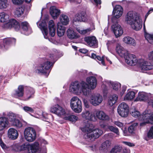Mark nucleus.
<instances>
[{
  "mask_svg": "<svg viewBox=\"0 0 153 153\" xmlns=\"http://www.w3.org/2000/svg\"><path fill=\"white\" fill-rule=\"evenodd\" d=\"M87 82L82 81L80 82H75L71 84L70 90L76 94L82 93L84 95L87 96L90 93L89 89H94L96 87L97 80L94 76H90L86 78Z\"/></svg>",
  "mask_w": 153,
  "mask_h": 153,
  "instance_id": "nucleus-1",
  "label": "nucleus"
},
{
  "mask_svg": "<svg viewBox=\"0 0 153 153\" xmlns=\"http://www.w3.org/2000/svg\"><path fill=\"white\" fill-rule=\"evenodd\" d=\"M125 21L126 24L136 30L142 27V20L140 15L135 12L129 11L125 16Z\"/></svg>",
  "mask_w": 153,
  "mask_h": 153,
  "instance_id": "nucleus-2",
  "label": "nucleus"
},
{
  "mask_svg": "<svg viewBox=\"0 0 153 153\" xmlns=\"http://www.w3.org/2000/svg\"><path fill=\"white\" fill-rule=\"evenodd\" d=\"M131 115L135 117H139V119L143 122L140 123V126H143L146 123H153V112L150 113V111H145L141 115L140 112L135 109L131 110Z\"/></svg>",
  "mask_w": 153,
  "mask_h": 153,
  "instance_id": "nucleus-3",
  "label": "nucleus"
},
{
  "mask_svg": "<svg viewBox=\"0 0 153 153\" xmlns=\"http://www.w3.org/2000/svg\"><path fill=\"white\" fill-rule=\"evenodd\" d=\"M13 149L15 151H23L27 149L28 153H36L39 149V143L35 142L31 144H23L21 145L15 144L13 146Z\"/></svg>",
  "mask_w": 153,
  "mask_h": 153,
  "instance_id": "nucleus-4",
  "label": "nucleus"
},
{
  "mask_svg": "<svg viewBox=\"0 0 153 153\" xmlns=\"http://www.w3.org/2000/svg\"><path fill=\"white\" fill-rule=\"evenodd\" d=\"M54 55H50V61H46L40 64L37 67L36 72L38 74H44L48 76L49 74L50 71L54 62H50L53 61Z\"/></svg>",
  "mask_w": 153,
  "mask_h": 153,
  "instance_id": "nucleus-5",
  "label": "nucleus"
},
{
  "mask_svg": "<svg viewBox=\"0 0 153 153\" xmlns=\"http://www.w3.org/2000/svg\"><path fill=\"white\" fill-rule=\"evenodd\" d=\"M70 106L72 109L76 113H79L82 110L81 101L77 97H74L71 99Z\"/></svg>",
  "mask_w": 153,
  "mask_h": 153,
  "instance_id": "nucleus-6",
  "label": "nucleus"
},
{
  "mask_svg": "<svg viewBox=\"0 0 153 153\" xmlns=\"http://www.w3.org/2000/svg\"><path fill=\"white\" fill-rule=\"evenodd\" d=\"M24 135L25 139L28 142H33L36 138V131L34 128L32 127H28L25 128Z\"/></svg>",
  "mask_w": 153,
  "mask_h": 153,
  "instance_id": "nucleus-7",
  "label": "nucleus"
},
{
  "mask_svg": "<svg viewBox=\"0 0 153 153\" xmlns=\"http://www.w3.org/2000/svg\"><path fill=\"white\" fill-rule=\"evenodd\" d=\"M103 133V131L99 128L93 129L91 132L85 134L84 137L88 141H94L95 139L98 138Z\"/></svg>",
  "mask_w": 153,
  "mask_h": 153,
  "instance_id": "nucleus-8",
  "label": "nucleus"
},
{
  "mask_svg": "<svg viewBox=\"0 0 153 153\" xmlns=\"http://www.w3.org/2000/svg\"><path fill=\"white\" fill-rule=\"evenodd\" d=\"M50 110L51 112L63 118L67 113L65 109L58 104L52 106Z\"/></svg>",
  "mask_w": 153,
  "mask_h": 153,
  "instance_id": "nucleus-9",
  "label": "nucleus"
},
{
  "mask_svg": "<svg viewBox=\"0 0 153 153\" xmlns=\"http://www.w3.org/2000/svg\"><path fill=\"white\" fill-rule=\"evenodd\" d=\"M117 112L120 116L124 117H127L129 112V108L128 105L124 102L120 104L117 108Z\"/></svg>",
  "mask_w": 153,
  "mask_h": 153,
  "instance_id": "nucleus-10",
  "label": "nucleus"
},
{
  "mask_svg": "<svg viewBox=\"0 0 153 153\" xmlns=\"http://www.w3.org/2000/svg\"><path fill=\"white\" fill-rule=\"evenodd\" d=\"M123 57L126 62L130 65L133 66L138 64V59H137L136 57L134 55L128 52Z\"/></svg>",
  "mask_w": 153,
  "mask_h": 153,
  "instance_id": "nucleus-11",
  "label": "nucleus"
},
{
  "mask_svg": "<svg viewBox=\"0 0 153 153\" xmlns=\"http://www.w3.org/2000/svg\"><path fill=\"white\" fill-rule=\"evenodd\" d=\"M123 9L122 7L119 5H117L114 8L113 12L114 16L112 18V22H117V19L120 17L122 15Z\"/></svg>",
  "mask_w": 153,
  "mask_h": 153,
  "instance_id": "nucleus-12",
  "label": "nucleus"
},
{
  "mask_svg": "<svg viewBox=\"0 0 153 153\" xmlns=\"http://www.w3.org/2000/svg\"><path fill=\"white\" fill-rule=\"evenodd\" d=\"M81 115L83 119L89 121L95 122L97 120L94 113L88 110L83 111Z\"/></svg>",
  "mask_w": 153,
  "mask_h": 153,
  "instance_id": "nucleus-13",
  "label": "nucleus"
},
{
  "mask_svg": "<svg viewBox=\"0 0 153 153\" xmlns=\"http://www.w3.org/2000/svg\"><path fill=\"white\" fill-rule=\"evenodd\" d=\"M103 98L100 94H97L91 96L90 99L91 103L93 105L97 106L100 105L102 101Z\"/></svg>",
  "mask_w": 153,
  "mask_h": 153,
  "instance_id": "nucleus-14",
  "label": "nucleus"
},
{
  "mask_svg": "<svg viewBox=\"0 0 153 153\" xmlns=\"http://www.w3.org/2000/svg\"><path fill=\"white\" fill-rule=\"evenodd\" d=\"M142 70H148L153 69V65L149 62L143 59H139L138 64Z\"/></svg>",
  "mask_w": 153,
  "mask_h": 153,
  "instance_id": "nucleus-15",
  "label": "nucleus"
},
{
  "mask_svg": "<svg viewBox=\"0 0 153 153\" xmlns=\"http://www.w3.org/2000/svg\"><path fill=\"white\" fill-rule=\"evenodd\" d=\"M84 41L88 46L93 48L97 47L98 42L96 37L94 36H87L84 39Z\"/></svg>",
  "mask_w": 153,
  "mask_h": 153,
  "instance_id": "nucleus-16",
  "label": "nucleus"
},
{
  "mask_svg": "<svg viewBox=\"0 0 153 153\" xmlns=\"http://www.w3.org/2000/svg\"><path fill=\"white\" fill-rule=\"evenodd\" d=\"M88 19V17L84 11L76 13L73 19V21L75 22H86Z\"/></svg>",
  "mask_w": 153,
  "mask_h": 153,
  "instance_id": "nucleus-17",
  "label": "nucleus"
},
{
  "mask_svg": "<svg viewBox=\"0 0 153 153\" xmlns=\"http://www.w3.org/2000/svg\"><path fill=\"white\" fill-rule=\"evenodd\" d=\"M111 29L116 37L120 36L123 33V30L117 22H114L112 25Z\"/></svg>",
  "mask_w": 153,
  "mask_h": 153,
  "instance_id": "nucleus-18",
  "label": "nucleus"
},
{
  "mask_svg": "<svg viewBox=\"0 0 153 153\" xmlns=\"http://www.w3.org/2000/svg\"><path fill=\"white\" fill-rule=\"evenodd\" d=\"M5 27L7 28H10L13 27L16 30H19L20 27L18 22L13 19L10 20L8 22L6 23L5 25Z\"/></svg>",
  "mask_w": 153,
  "mask_h": 153,
  "instance_id": "nucleus-19",
  "label": "nucleus"
},
{
  "mask_svg": "<svg viewBox=\"0 0 153 153\" xmlns=\"http://www.w3.org/2000/svg\"><path fill=\"white\" fill-rule=\"evenodd\" d=\"M95 115L97 118L102 120H108L109 119V116L102 111H97Z\"/></svg>",
  "mask_w": 153,
  "mask_h": 153,
  "instance_id": "nucleus-20",
  "label": "nucleus"
},
{
  "mask_svg": "<svg viewBox=\"0 0 153 153\" xmlns=\"http://www.w3.org/2000/svg\"><path fill=\"white\" fill-rule=\"evenodd\" d=\"M24 93V87L23 85H20L19 86L17 90L13 92L12 95L14 97L19 98L23 97Z\"/></svg>",
  "mask_w": 153,
  "mask_h": 153,
  "instance_id": "nucleus-21",
  "label": "nucleus"
},
{
  "mask_svg": "<svg viewBox=\"0 0 153 153\" xmlns=\"http://www.w3.org/2000/svg\"><path fill=\"white\" fill-rule=\"evenodd\" d=\"M7 135L8 137L11 140L16 139L19 136V133L17 130L13 128H10L8 130Z\"/></svg>",
  "mask_w": 153,
  "mask_h": 153,
  "instance_id": "nucleus-22",
  "label": "nucleus"
},
{
  "mask_svg": "<svg viewBox=\"0 0 153 153\" xmlns=\"http://www.w3.org/2000/svg\"><path fill=\"white\" fill-rule=\"evenodd\" d=\"M37 24L38 27L41 29L44 38L46 39H48V38L47 36L48 29L45 26V23L43 22H37Z\"/></svg>",
  "mask_w": 153,
  "mask_h": 153,
  "instance_id": "nucleus-23",
  "label": "nucleus"
},
{
  "mask_svg": "<svg viewBox=\"0 0 153 153\" xmlns=\"http://www.w3.org/2000/svg\"><path fill=\"white\" fill-rule=\"evenodd\" d=\"M22 29L26 35H28L32 33V30L29 24L27 22H22L21 23Z\"/></svg>",
  "mask_w": 153,
  "mask_h": 153,
  "instance_id": "nucleus-24",
  "label": "nucleus"
},
{
  "mask_svg": "<svg viewBox=\"0 0 153 153\" xmlns=\"http://www.w3.org/2000/svg\"><path fill=\"white\" fill-rule=\"evenodd\" d=\"M49 34L51 36L53 37L56 33V27L54 21L53 20H50L48 23Z\"/></svg>",
  "mask_w": 153,
  "mask_h": 153,
  "instance_id": "nucleus-25",
  "label": "nucleus"
},
{
  "mask_svg": "<svg viewBox=\"0 0 153 153\" xmlns=\"http://www.w3.org/2000/svg\"><path fill=\"white\" fill-rule=\"evenodd\" d=\"M50 12L51 15L54 19H56L60 13V10L57 9L56 7H51L50 8Z\"/></svg>",
  "mask_w": 153,
  "mask_h": 153,
  "instance_id": "nucleus-26",
  "label": "nucleus"
},
{
  "mask_svg": "<svg viewBox=\"0 0 153 153\" xmlns=\"http://www.w3.org/2000/svg\"><path fill=\"white\" fill-rule=\"evenodd\" d=\"M9 123V121L6 118L4 117H0V131L7 127Z\"/></svg>",
  "mask_w": 153,
  "mask_h": 153,
  "instance_id": "nucleus-27",
  "label": "nucleus"
},
{
  "mask_svg": "<svg viewBox=\"0 0 153 153\" xmlns=\"http://www.w3.org/2000/svg\"><path fill=\"white\" fill-rule=\"evenodd\" d=\"M116 50L117 53L121 57H123L128 52L126 50L119 44L117 45Z\"/></svg>",
  "mask_w": 153,
  "mask_h": 153,
  "instance_id": "nucleus-28",
  "label": "nucleus"
},
{
  "mask_svg": "<svg viewBox=\"0 0 153 153\" xmlns=\"http://www.w3.org/2000/svg\"><path fill=\"white\" fill-rule=\"evenodd\" d=\"M65 28L60 22L57 24V34L59 37L63 36L65 32Z\"/></svg>",
  "mask_w": 153,
  "mask_h": 153,
  "instance_id": "nucleus-29",
  "label": "nucleus"
},
{
  "mask_svg": "<svg viewBox=\"0 0 153 153\" xmlns=\"http://www.w3.org/2000/svg\"><path fill=\"white\" fill-rule=\"evenodd\" d=\"M94 126L92 124L87 123L84 126L80 127L82 131L84 132H91L94 128Z\"/></svg>",
  "mask_w": 153,
  "mask_h": 153,
  "instance_id": "nucleus-30",
  "label": "nucleus"
},
{
  "mask_svg": "<svg viewBox=\"0 0 153 153\" xmlns=\"http://www.w3.org/2000/svg\"><path fill=\"white\" fill-rule=\"evenodd\" d=\"M148 99V96L146 93L143 92H139L135 101H145Z\"/></svg>",
  "mask_w": 153,
  "mask_h": 153,
  "instance_id": "nucleus-31",
  "label": "nucleus"
},
{
  "mask_svg": "<svg viewBox=\"0 0 153 153\" xmlns=\"http://www.w3.org/2000/svg\"><path fill=\"white\" fill-rule=\"evenodd\" d=\"M123 41L125 43L131 45L135 46L136 45L135 40L133 38L129 36L124 37L123 38Z\"/></svg>",
  "mask_w": 153,
  "mask_h": 153,
  "instance_id": "nucleus-32",
  "label": "nucleus"
},
{
  "mask_svg": "<svg viewBox=\"0 0 153 153\" xmlns=\"http://www.w3.org/2000/svg\"><path fill=\"white\" fill-rule=\"evenodd\" d=\"M16 39L13 38H8L4 40V45L6 49L8 48L9 45L11 43H15Z\"/></svg>",
  "mask_w": 153,
  "mask_h": 153,
  "instance_id": "nucleus-33",
  "label": "nucleus"
},
{
  "mask_svg": "<svg viewBox=\"0 0 153 153\" xmlns=\"http://www.w3.org/2000/svg\"><path fill=\"white\" fill-rule=\"evenodd\" d=\"M34 91L32 88H29L27 91L25 96V100H27L33 97Z\"/></svg>",
  "mask_w": 153,
  "mask_h": 153,
  "instance_id": "nucleus-34",
  "label": "nucleus"
},
{
  "mask_svg": "<svg viewBox=\"0 0 153 153\" xmlns=\"http://www.w3.org/2000/svg\"><path fill=\"white\" fill-rule=\"evenodd\" d=\"M107 84L110 86H111L113 89L116 91L118 90L121 87V84L118 82L110 81H108Z\"/></svg>",
  "mask_w": 153,
  "mask_h": 153,
  "instance_id": "nucleus-35",
  "label": "nucleus"
},
{
  "mask_svg": "<svg viewBox=\"0 0 153 153\" xmlns=\"http://www.w3.org/2000/svg\"><path fill=\"white\" fill-rule=\"evenodd\" d=\"M67 36L70 39H76L78 37L76 33L70 28H69L67 30Z\"/></svg>",
  "mask_w": 153,
  "mask_h": 153,
  "instance_id": "nucleus-36",
  "label": "nucleus"
},
{
  "mask_svg": "<svg viewBox=\"0 0 153 153\" xmlns=\"http://www.w3.org/2000/svg\"><path fill=\"white\" fill-rule=\"evenodd\" d=\"M118 99V96L117 95L114 94L111 95L109 97L108 104L110 106H112L116 102Z\"/></svg>",
  "mask_w": 153,
  "mask_h": 153,
  "instance_id": "nucleus-37",
  "label": "nucleus"
},
{
  "mask_svg": "<svg viewBox=\"0 0 153 153\" xmlns=\"http://www.w3.org/2000/svg\"><path fill=\"white\" fill-rule=\"evenodd\" d=\"M78 117L74 115H70L67 113L64 117V119L65 120H68L72 122H75L78 119Z\"/></svg>",
  "mask_w": 153,
  "mask_h": 153,
  "instance_id": "nucleus-38",
  "label": "nucleus"
},
{
  "mask_svg": "<svg viewBox=\"0 0 153 153\" xmlns=\"http://www.w3.org/2000/svg\"><path fill=\"white\" fill-rule=\"evenodd\" d=\"M60 23L62 25H66L68 24L69 20L68 16L64 14L61 15L60 17Z\"/></svg>",
  "mask_w": 153,
  "mask_h": 153,
  "instance_id": "nucleus-39",
  "label": "nucleus"
},
{
  "mask_svg": "<svg viewBox=\"0 0 153 153\" xmlns=\"http://www.w3.org/2000/svg\"><path fill=\"white\" fill-rule=\"evenodd\" d=\"M135 93L133 91H129L125 96L124 100H131L135 97Z\"/></svg>",
  "mask_w": 153,
  "mask_h": 153,
  "instance_id": "nucleus-40",
  "label": "nucleus"
},
{
  "mask_svg": "<svg viewBox=\"0 0 153 153\" xmlns=\"http://www.w3.org/2000/svg\"><path fill=\"white\" fill-rule=\"evenodd\" d=\"M111 145V143L109 140H106L102 143L101 146V148L102 150H107Z\"/></svg>",
  "mask_w": 153,
  "mask_h": 153,
  "instance_id": "nucleus-41",
  "label": "nucleus"
},
{
  "mask_svg": "<svg viewBox=\"0 0 153 153\" xmlns=\"http://www.w3.org/2000/svg\"><path fill=\"white\" fill-rule=\"evenodd\" d=\"M9 16L4 12L0 13V22H4L8 19Z\"/></svg>",
  "mask_w": 153,
  "mask_h": 153,
  "instance_id": "nucleus-42",
  "label": "nucleus"
},
{
  "mask_svg": "<svg viewBox=\"0 0 153 153\" xmlns=\"http://www.w3.org/2000/svg\"><path fill=\"white\" fill-rule=\"evenodd\" d=\"M108 128L110 131L114 133L117 135L119 136L120 135L119 129L117 127L112 126H109L108 127Z\"/></svg>",
  "mask_w": 153,
  "mask_h": 153,
  "instance_id": "nucleus-43",
  "label": "nucleus"
},
{
  "mask_svg": "<svg viewBox=\"0 0 153 153\" xmlns=\"http://www.w3.org/2000/svg\"><path fill=\"white\" fill-rule=\"evenodd\" d=\"M8 118L12 123L16 119V115L13 113L9 112L7 114Z\"/></svg>",
  "mask_w": 153,
  "mask_h": 153,
  "instance_id": "nucleus-44",
  "label": "nucleus"
},
{
  "mask_svg": "<svg viewBox=\"0 0 153 153\" xmlns=\"http://www.w3.org/2000/svg\"><path fill=\"white\" fill-rule=\"evenodd\" d=\"M24 10V9L22 7L17 8L14 11V14L17 17H19L23 13Z\"/></svg>",
  "mask_w": 153,
  "mask_h": 153,
  "instance_id": "nucleus-45",
  "label": "nucleus"
},
{
  "mask_svg": "<svg viewBox=\"0 0 153 153\" xmlns=\"http://www.w3.org/2000/svg\"><path fill=\"white\" fill-rule=\"evenodd\" d=\"M145 36L146 39L150 43L153 44V34L146 33Z\"/></svg>",
  "mask_w": 153,
  "mask_h": 153,
  "instance_id": "nucleus-46",
  "label": "nucleus"
},
{
  "mask_svg": "<svg viewBox=\"0 0 153 153\" xmlns=\"http://www.w3.org/2000/svg\"><path fill=\"white\" fill-rule=\"evenodd\" d=\"M77 31L81 34H85L89 33L91 31L90 28H87L86 29H82L80 28H78L76 29Z\"/></svg>",
  "mask_w": 153,
  "mask_h": 153,
  "instance_id": "nucleus-47",
  "label": "nucleus"
},
{
  "mask_svg": "<svg viewBox=\"0 0 153 153\" xmlns=\"http://www.w3.org/2000/svg\"><path fill=\"white\" fill-rule=\"evenodd\" d=\"M7 0H0V8L4 9L7 6Z\"/></svg>",
  "mask_w": 153,
  "mask_h": 153,
  "instance_id": "nucleus-48",
  "label": "nucleus"
},
{
  "mask_svg": "<svg viewBox=\"0 0 153 153\" xmlns=\"http://www.w3.org/2000/svg\"><path fill=\"white\" fill-rule=\"evenodd\" d=\"M147 138H149L150 139H153V126L151 127L147 133V138H146L145 139L147 141L149 140Z\"/></svg>",
  "mask_w": 153,
  "mask_h": 153,
  "instance_id": "nucleus-49",
  "label": "nucleus"
},
{
  "mask_svg": "<svg viewBox=\"0 0 153 153\" xmlns=\"http://www.w3.org/2000/svg\"><path fill=\"white\" fill-rule=\"evenodd\" d=\"M138 123H134L130 126L128 128V132L131 134L134 132V131L136 129V127L137 126Z\"/></svg>",
  "mask_w": 153,
  "mask_h": 153,
  "instance_id": "nucleus-50",
  "label": "nucleus"
},
{
  "mask_svg": "<svg viewBox=\"0 0 153 153\" xmlns=\"http://www.w3.org/2000/svg\"><path fill=\"white\" fill-rule=\"evenodd\" d=\"M13 125L18 128H20L22 127V123L18 120L16 119L12 123Z\"/></svg>",
  "mask_w": 153,
  "mask_h": 153,
  "instance_id": "nucleus-51",
  "label": "nucleus"
},
{
  "mask_svg": "<svg viewBox=\"0 0 153 153\" xmlns=\"http://www.w3.org/2000/svg\"><path fill=\"white\" fill-rule=\"evenodd\" d=\"M112 149H113L117 153L120 152L123 150V147L120 145H116Z\"/></svg>",
  "mask_w": 153,
  "mask_h": 153,
  "instance_id": "nucleus-52",
  "label": "nucleus"
},
{
  "mask_svg": "<svg viewBox=\"0 0 153 153\" xmlns=\"http://www.w3.org/2000/svg\"><path fill=\"white\" fill-rule=\"evenodd\" d=\"M100 62H99V64H102L103 65L105 66V64L104 61V56H102V57L99 56H97L96 58Z\"/></svg>",
  "mask_w": 153,
  "mask_h": 153,
  "instance_id": "nucleus-53",
  "label": "nucleus"
},
{
  "mask_svg": "<svg viewBox=\"0 0 153 153\" xmlns=\"http://www.w3.org/2000/svg\"><path fill=\"white\" fill-rule=\"evenodd\" d=\"M23 109L25 111L27 112L33 113L34 112L33 109L29 106H24L23 107Z\"/></svg>",
  "mask_w": 153,
  "mask_h": 153,
  "instance_id": "nucleus-54",
  "label": "nucleus"
},
{
  "mask_svg": "<svg viewBox=\"0 0 153 153\" xmlns=\"http://www.w3.org/2000/svg\"><path fill=\"white\" fill-rule=\"evenodd\" d=\"M13 4L15 5H19L22 4L24 0H12Z\"/></svg>",
  "mask_w": 153,
  "mask_h": 153,
  "instance_id": "nucleus-55",
  "label": "nucleus"
},
{
  "mask_svg": "<svg viewBox=\"0 0 153 153\" xmlns=\"http://www.w3.org/2000/svg\"><path fill=\"white\" fill-rule=\"evenodd\" d=\"M114 124L118 127L122 128L124 125V124L119 121H115L114 122Z\"/></svg>",
  "mask_w": 153,
  "mask_h": 153,
  "instance_id": "nucleus-56",
  "label": "nucleus"
},
{
  "mask_svg": "<svg viewBox=\"0 0 153 153\" xmlns=\"http://www.w3.org/2000/svg\"><path fill=\"white\" fill-rule=\"evenodd\" d=\"M0 145L3 149H5L7 148L6 145L2 141L1 138H0Z\"/></svg>",
  "mask_w": 153,
  "mask_h": 153,
  "instance_id": "nucleus-57",
  "label": "nucleus"
},
{
  "mask_svg": "<svg viewBox=\"0 0 153 153\" xmlns=\"http://www.w3.org/2000/svg\"><path fill=\"white\" fill-rule=\"evenodd\" d=\"M83 103L85 106L86 108H89V105L88 104V103L87 101V100L85 99H84L83 100Z\"/></svg>",
  "mask_w": 153,
  "mask_h": 153,
  "instance_id": "nucleus-58",
  "label": "nucleus"
},
{
  "mask_svg": "<svg viewBox=\"0 0 153 153\" xmlns=\"http://www.w3.org/2000/svg\"><path fill=\"white\" fill-rule=\"evenodd\" d=\"M148 57L149 60L153 61V51L149 53L148 54Z\"/></svg>",
  "mask_w": 153,
  "mask_h": 153,
  "instance_id": "nucleus-59",
  "label": "nucleus"
},
{
  "mask_svg": "<svg viewBox=\"0 0 153 153\" xmlns=\"http://www.w3.org/2000/svg\"><path fill=\"white\" fill-rule=\"evenodd\" d=\"M123 143L126 145L130 147H132L134 146V145L133 143H131L129 142L124 141L123 142Z\"/></svg>",
  "mask_w": 153,
  "mask_h": 153,
  "instance_id": "nucleus-60",
  "label": "nucleus"
},
{
  "mask_svg": "<svg viewBox=\"0 0 153 153\" xmlns=\"http://www.w3.org/2000/svg\"><path fill=\"white\" fill-rule=\"evenodd\" d=\"M79 74L80 75H85L87 74V71L86 70H82Z\"/></svg>",
  "mask_w": 153,
  "mask_h": 153,
  "instance_id": "nucleus-61",
  "label": "nucleus"
},
{
  "mask_svg": "<svg viewBox=\"0 0 153 153\" xmlns=\"http://www.w3.org/2000/svg\"><path fill=\"white\" fill-rule=\"evenodd\" d=\"M126 90V87L125 86L123 87L122 88V90L120 94L122 96L124 94V93Z\"/></svg>",
  "mask_w": 153,
  "mask_h": 153,
  "instance_id": "nucleus-62",
  "label": "nucleus"
},
{
  "mask_svg": "<svg viewBox=\"0 0 153 153\" xmlns=\"http://www.w3.org/2000/svg\"><path fill=\"white\" fill-rule=\"evenodd\" d=\"M71 3H76L77 4H79L81 2V0H80L79 1L77 2L76 0H68Z\"/></svg>",
  "mask_w": 153,
  "mask_h": 153,
  "instance_id": "nucleus-63",
  "label": "nucleus"
},
{
  "mask_svg": "<svg viewBox=\"0 0 153 153\" xmlns=\"http://www.w3.org/2000/svg\"><path fill=\"white\" fill-rule=\"evenodd\" d=\"M41 143L42 144H48V142L44 139L41 140Z\"/></svg>",
  "mask_w": 153,
  "mask_h": 153,
  "instance_id": "nucleus-64",
  "label": "nucleus"
}]
</instances>
